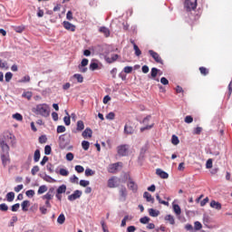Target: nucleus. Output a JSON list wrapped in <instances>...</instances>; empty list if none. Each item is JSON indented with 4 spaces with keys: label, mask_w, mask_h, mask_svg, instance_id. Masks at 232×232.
<instances>
[{
    "label": "nucleus",
    "mask_w": 232,
    "mask_h": 232,
    "mask_svg": "<svg viewBox=\"0 0 232 232\" xmlns=\"http://www.w3.org/2000/svg\"><path fill=\"white\" fill-rule=\"evenodd\" d=\"M34 110V112L42 117H49L50 115V108L46 103L38 104Z\"/></svg>",
    "instance_id": "obj_1"
},
{
    "label": "nucleus",
    "mask_w": 232,
    "mask_h": 232,
    "mask_svg": "<svg viewBox=\"0 0 232 232\" xmlns=\"http://www.w3.org/2000/svg\"><path fill=\"white\" fill-rule=\"evenodd\" d=\"M59 148L64 150L70 144V136L68 134H62L58 139Z\"/></svg>",
    "instance_id": "obj_2"
},
{
    "label": "nucleus",
    "mask_w": 232,
    "mask_h": 232,
    "mask_svg": "<svg viewBox=\"0 0 232 232\" xmlns=\"http://www.w3.org/2000/svg\"><path fill=\"white\" fill-rule=\"evenodd\" d=\"M198 6V0H185L184 1V9L187 12L194 11Z\"/></svg>",
    "instance_id": "obj_3"
},
{
    "label": "nucleus",
    "mask_w": 232,
    "mask_h": 232,
    "mask_svg": "<svg viewBox=\"0 0 232 232\" xmlns=\"http://www.w3.org/2000/svg\"><path fill=\"white\" fill-rule=\"evenodd\" d=\"M149 54L151 56L152 59L155 60V62L157 63H160L161 65L164 64V61L161 58L160 54H159L157 52H155L154 50H149Z\"/></svg>",
    "instance_id": "obj_4"
},
{
    "label": "nucleus",
    "mask_w": 232,
    "mask_h": 232,
    "mask_svg": "<svg viewBox=\"0 0 232 232\" xmlns=\"http://www.w3.org/2000/svg\"><path fill=\"white\" fill-rule=\"evenodd\" d=\"M119 183H121V179H118L117 177H111L108 179V188H116L119 186Z\"/></svg>",
    "instance_id": "obj_5"
},
{
    "label": "nucleus",
    "mask_w": 232,
    "mask_h": 232,
    "mask_svg": "<svg viewBox=\"0 0 232 232\" xmlns=\"http://www.w3.org/2000/svg\"><path fill=\"white\" fill-rule=\"evenodd\" d=\"M119 199L121 202H125L128 197V190L125 186H121L119 189Z\"/></svg>",
    "instance_id": "obj_6"
},
{
    "label": "nucleus",
    "mask_w": 232,
    "mask_h": 232,
    "mask_svg": "<svg viewBox=\"0 0 232 232\" xmlns=\"http://www.w3.org/2000/svg\"><path fill=\"white\" fill-rule=\"evenodd\" d=\"M1 160L4 167L9 165L11 162L9 152H1Z\"/></svg>",
    "instance_id": "obj_7"
},
{
    "label": "nucleus",
    "mask_w": 232,
    "mask_h": 232,
    "mask_svg": "<svg viewBox=\"0 0 232 232\" xmlns=\"http://www.w3.org/2000/svg\"><path fill=\"white\" fill-rule=\"evenodd\" d=\"M53 196L52 195L51 191L47 192V194H45L44 196L42 197L43 200H45L44 205H45V207H47V208H52L50 200L53 199Z\"/></svg>",
    "instance_id": "obj_8"
},
{
    "label": "nucleus",
    "mask_w": 232,
    "mask_h": 232,
    "mask_svg": "<svg viewBox=\"0 0 232 232\" xmlns=\"http://www.w3.org/2000/svg\"><path fill=\"white\" fill-rule=\"evenodd\" d=\"M118 150V155L120 156H127L128 155V150L129 147L127 145H121L117 148Z\"/></svg>",
    "instance_id": "obj_9"
},
{
    "label": "nucleus",
    "mask_w": 232,
    "mask_h": 232,
    "mask_svg": "<svg viewBox=\"0 0 232 232\" xmlns=\"http://www.w3.org/2000/svg\"><path fill=\"white\" fill-rule=\"evenodd\" d=\"M63 25L64 29L69 31V32H75L76 31V25L73 24H71L68 21H64L63 23Z\"/></svg>",
    "instance_id": "obj_10"
},
{
    "label": "nucleus",
    "mask_w": 232,
    "mask_h": 232,
    "mask_svg": "<svg viewBox=\"0 0 232 232\" xmlns=\"http://www.w3.org/2000/svg\"><path fill=\"white\" fill-rule=\"evenodd\" d=\"M82 191L75 190L74 193L68 196V200L69 201H75L76 199L80 198V197H82Z\"/></svg>",
    "instance_id": "obj_11"
},
{
    "label": "nucleus",
    "mask_w": 232,
    "mask_h": 232,
    "mask_svg": "<svg viewBox=\"0 0 232 232\" xmlns=\"http://www.w3.org/2000/svg\"><path fill=\"white\" fill-rule=\"evenodd\" d=\"M120 165H121V162H116V163L110 164L109 167H108V172L111 173V174L116 173Z\"/></svg>",
    "instance_id": "obj_12"
},
{
    "label": "nucleus",
    "mask_w": 232,
    "mask_h": 232,
    "mask_svg": "<svg viewBox=\"0 0 232 232\" xmlns=\"http://www.w3.org/2000/svg\"><path fill=\"white\" fill-rule=\"evenodd\" d=\"M128 188L131 191H137L138 190L137 183H135V181L132 180L130 178L129 179Z\"/></svg>",
    "instance_id": "obj_13"
},
{
    "label": "nucleus",
    "mask_w": 232,
    "mask_h": 232,
    "mask_svg": "<svg viewBox=\"0 0 232 232\" xmlns=\"http://www.w3.org/2000/svg\"><path fill=\"white\" fill-rule=\"evenodd\" d=\"M118 58H119L118 54H111V57L106 56L105 61L107 63L111 64V63H115L118 60Z\"/></svg>",
    "instance_id": "obj_14"
},
{
    "label": "nucleus",
    "mask_w": 232,
    "mask_h": 232,
    "mask_svg": "<svg viewBox=\"0 0 232 232\" xmlns=\"http://www.w3.org/2000/svg\"><path fill=\"white\" fill-rule=\"evenodd\" d=\"M99 32L103 34L106 38H109L111 36V31L108 27L102 26L100 27Z\"/></svg>",
    "instance_id": "obj_15"
},
{
    "label": "nucleus",
    "mask_w": 232,
    "mask_h": 232,
    "mask_svg": "<svg viewBox=\"0 0 232 232\" xmlns=\"http://www.w3.org/2000/svg\"><path fill=\"white\" fill-rule=\"evenodd\" d=\"M0 147L2 149V153H9L10 147L7 145V143L5 141H1Z\"/></svg>",
    "instance_id": "obj_16"
},
{
    "label": "nucleus",
    "mask_w": 232,
    "mask_h": 232,
    "mask_svg": "<svg viewBox=\"0 0 232 232\" xmlns=\"http://www.w3.org/2000/svg\"><path fill=\"white\" fill-rule=\"evenodd\" d=\"M210 207L212 208H215L216 210H221V208H222V205L218 201H216V200H212L210 202Z\"/></svg>",
    "instance_id": "obj_17"
},
{
    "label": "nucleus",
    "mask_w": 232,
    "mask_h": 232,
    "mask_svg": "<svg viewBox=\"0 0 232 232\" xmlns=\"http://www.w3.org/2000/svg\"><path fill=\"white\" fill-rule=\"evenodd\" d=\"M157 175L160 178V179H169V174L168 172H164L162 169H158L156 170Z\"/></svg>",
    "instance_id": "obj_18"
},
{
    "label": "nucleus",
    "mask_w": 232,
    "mask_h": 232,
    "mask_svg": "<svg viewBox=\"0 0 232 232\" xmlns=\"http://www.w3.org/2000/svg\"><path fill=\"white\" fill-rule=\"evenodd\" d=\"M92 130L90 128H87L83 130L82 136L83 139L92 138Z\"/></svg>",
    "instance_id": "obj_19"
},
{
    "label": "nucleus",
    "mask_w": 232,
    "mask_h": 232,
    "mask_svg": "<svg viewBox=\"0 0 232 232\" xmlns=\"http://www.w3.org/2000/svg\"><path fill=\"white\" fill-rule=\"evenodd\" d=\"M143 198L147 200V202H150L151 204H154V198L151 196L149 192H144Z\"/></svg>",
    "instance_id": "obj_20"
},
{
    "label": "nucleus",
    "mask_w": 232,
    "mask_h": 232,
    "mask_svg": "<svg viewBox=\"0 0 232 232\" xmlns=\"http://www.w3.org/2000/svg\"><path fill=\"white\" fill-rule=\"evenodd\" d=\"M5 198L7 202H13L14 199H15V193L9 192L6 194Z\"/></svg>",
    "instance_id": "obj_21"
},
{
    "label": "nucleus",
    "mask_w": 232,
    "mask_h": 232,
    "mask_svg": "<svg viewBox=\"0 0 232 232\" xmlns=\"http://www.w3.org/2000/svg\"><path fill=\"white\" fill-rule=\"evenodd\" d=\"M165 221H169L170 225L174 226L176 224L175 218L171 215H167L164 218Z\"/></svg>",
    "instance_id": "obj_22"
},
{
    "label": "nucleus",
    "mask_w": 232,
    "mask_h": 232,
    "mask_svg": "<svg viewBox=\"0 0 232 232\" xmlns=\"http://www.w3.org/2000/svg\"><path fill=\"white\" fill-rule=\"evenodd\" d=\"M160 214V212L159 210H156V209H154V208H149V215H150V217L156 218V217H158Z\"/></svg>",
    "instance_id": "obj_23"
},
{
    "label": "nucleus",
    "mask_w": 232,
    "mask_h": 232,
    "mask_svg": "<svg viewBox=\"0 0 232 232\" xmlns=\"http://www.w3.org/2000/svg\"><path fill=\"white\" fill-rule=\"evenodd\" d=\"M84 129H85L84 121H77V128H76V130H77L78 131H82V130H83Z\"/></svg>",
    "instance_id": "obj_24"
},
{
    "label": "nucleus",
    "mask_w": 232,
    "mask_h": 232,
    "mask_svg": "<svg viewBox=\"0 0 232 232\" xmlns=\"http://www.w3.org/2000/svg\"><path fill=\"white\" fill-rule=\"evenodd\" d=\"M134 130L132 129L131 126H129L127 124L124 125V132L129 134V135H131L133 133Z\"/></svg>",
    "instance_id": "obj_25"
},
{
    "label": "nucleus",
    "mask_w": 232,
    "mask_h": 232,
    "mask_svg": "<svg viewBox=\"0 0 232 232\" xmlns=\"http://www.w3.org/2000/svg\"><path fill=\"white\" fill-rule=\"evenodd\" d=\"M28 207H30V201H29V200H24V201L22 203L23 211H24V212L28 211Z\"/></svg>",
    "instance_id": "obj_26"
},
{
    "label": "nucleus",
    "mask_w": 232,
    "mask_h": 232,
    "mask_svg": "<svg viewBox=\"0 0 232 232\" xmlns=\"http://www.w3.org/2000/svg\"><path fill=\"white\" fill-rule=\"evenodd\" d=\"M48 191V188L46 185H42L39 187L37 193L39 195L44 194V192Z\"/></svg>",
    "instance_id": "obj_27"
},
{
    "label": "nucleus",
    "mask_w": 232,
    "mask_h": 232,
    "mask_svg": "<svg viewBox=\"0 0 232 232\" xmlns=\"http://www.w3.org/2000/svg\"><path fill=\"white\" fill-rule=\"evenodd\" d=\"M66 191V186L65 185H61L58 187L57 190H56V193L57 194H63V193H65Z\"/></svg>",
    "instance_id": "obj_28"
},
{
    "label": "nucleus",
    "mask_w": 232,
    "mask_h": 232,
    "mask_svg": "<svg viewBox=\"0 0 232 232\" xmlns=\"http://www.w3.org/2000/svg\"><path fill=\"white\" fill-rule=\"evenodd\" d=\"M65 222V217L63 214H60L57 218V223L59 225H63V223Z\"/></svg>",
    "instance_id": "obj_29"
},
{
    "label": "nucleus",
    "mask_w": 232,
    "mask_h": 232,
    "mask_svg": "<svg viewBox=\"0 0 232 232\" xmlns=\"http://www.w3.org/2000/svg\"><path fill=\"white\" fill-rule=\"evenodd\" d=\"M158 72H159V70L157 68H155V67L151 68V70H150V77L152 79H155L157 77V75H158Z\"/></svg>",
    "instance_id": "obj_30"
},
{
    "label": "nucleus",
    "mask_w": 232,
    "mask_h": 232,
    "mask_svg": "<svg viewBox=\"0 0 232 232\" xmlns=\"http://www.w3.org/2000/svg\"><path fill=\"white\" fill-rule=\"evenodd\" d=\"M66 114H67V116H65V117L63 118V121H64V124H65L66 126H70V125H71V117H70L68 111H66Z\"/></svg>",
    "instance_id": "obj_31"
},
{
    "label": "nucleus",
    "mask_w": 232,
    "mask_h": 232,
    "mask_svg": "<svg viewBox=\"0 0 232 232\" xmlns=\"http://www.w3.org/2000/svg\"><path fill=\"white\" fill-rule=\"evenodd\" d=\"M72 77L74 79H76L77 82H80V83L83 82V81H84V78H83L82 74H74V75H72Z\"/></svg>",
    "instance_id": "obj_32"
},
{
    "label": "nucleus",
    "mask_w": 232,
    "mask_h": 232,
    "mask_svg": "<svg viewBox=\"0 0 232 232\" xmlns=\"http://www.w3.org/2000/svg\"><path fill=\"white\" fill-rule=\"evenodd\" d=\"M173 211L176 215H181V208L179 205H173Z\"/></svg>",
    "instance_id": "obj_33"
},
{
    "label": "nucleus",
    "mask_w": 232,
    "mask_h": 232,
    "mask_svg": "<svg viewBox=\"0 0 232 232\" xmlns=\"http://www.w3.org/2000/svg\"><path fill=\"white\" fill-rule=\"evenodd\" d=\"M23 98L27 99L28 101H31L32 97H33V92H26L23 93Z\"/></svg>",
    "instance_id": "obj_34"
},
{
    "label": "nucleus",
    "mask_w": 232,
    "mask_h": 232,
    "mask_svg": "<svg viewBox=\"0 0 232 232\" xmlns=\"http://www.w3.org/2000/svg\"><path fill=\"white\" fill-rule=\"evenodd\" d=\"M82 147L83 150L87 151L89 150V148H90V142L87 141V140H83L82 142Z\"/></svg>",
    "instance_id": "obj_35"
},
{
    "label": "nucleus",
    "mask_w": 232,
    "mask_h": 232,
    "mask_svg": "<svg viewBox=\"0 0 232 232\" xmlns=\"http://www.w3.org/2000/svg\"><path fill=\"white\" fill-rule=\"evenodd\" d=\"M199 72L203 76H207L209 73L208 70L206 67H199Z\"/></svg>",
    "instance_id": "obj_36"
},
{
    "label": "nucleus",
    "mask_w": 232,
    "mask_h": 232,
    "mask_svg": "<svg viewBox=\"0 0 232 232\" xmlns=\"http://www.w3.org/2000/svg\"><path fill=\"white\" fill-rule=\"evenodd\" d=\"M48 208L45 206H40L39 210L42 215H46L48 212Z\"/></svg>",
    "instance_id": "obj_37"
},
{
    "label": "nucleus",
    "mask_w": 232,
    "mask_h": 232,
    "mask_svg": "<svg viewBox=\"0 0 232 232\" xmlns=\"http://www.w3.org/2000/svg\"><path fill=\"white\" fill-rule=\"evenodd\" d=\"M171 142L173 145H178L179 143V137L175 134L172 135Z\"/></svg>",
    "instance_id": "obj_38"
},
{
    "label": "nucleus",
    "mask_w": 232,
    "mask_h": 232,
    "mask_svg": "<svg viewBox=\"0 0 232 232\" xmlns=\"http://www.w3.org/2000/svg\"><path fill=\"white\" fill-rule=\"evenodd\" d=\"M84 175H85V177H92V176L95 175V171H92V169H87L84 171Z\"/></svg>",
    "instance_id": "obj_39"
},
{
    "label": "nucleus",
    "mask_w": 232,
    "mask_h": 232,
    "mask_svg": "<svg viewBox=\"0 0 232 232\" xmlns=\"http://www.w3.org/2000/svg\"><path fill=\"white\" fill-rule=\"evenodd\" d=\"M59 174H60V176H63V177H68L70 172L64 169H61L59 170Z\"/></svg>",
    "instance_id": "obj_40"
},
{
    "label": "nucleus",
    "mask_w": 232,
    "mask_h": 232,
    "mask_svg": "<svg viewBox=\"0 0 232 232\" xmlns=\"http://www.w3.org/2000/svg\"><path fill=\"white\" fill-rule=\"evenodd\" d=\"M12 78H13L12 72H5V81L6 82H9L12 80Z\"/></svg>",
    "instance_id": "obj_41"
},
{
    "label": "nucleus",
    "mask_w": 232,
    "mask_h": 232,
    "mask_svg": "<svg viewBox=\"0 0 232 232\" xmlns=\"http://www.w3.org/2000/svg\"><path fill=\"white\" fill-rule=\"evenodd\" d=\"M156 199L160 202V204H163L164 206H169V202L162 200L160 196L157 195Z\"/></svg>",
    "instance_id": "obj_42"
},
{
    "label": "nucleus",
    "mask_w": 232,
    "mask_h": 232,
    "mask_svg": "<svg viewBox=\"0 0 232 232\" xmlns=\"http://www.w3.org/2000/svg\"><path fill=\"white\" fill-rule=\"evenodd\" d=\"M13 118L15 119V120L18 121H23V116H22V114H21V113H18V112L13 114Z\"/></svg>",
    "instance_id": "obj_43"
},
{
    "label": "nucleus",
    "mask_w": 232,
    "mask_h": 232,
    "mask_svg": "<svg viewBox=\"0 0 232 232\" xmlns=\"http://www.w3.org/2000/svg\"><path fill=\"white\" fill-rule=\"evenodd\" d=\"M150 221V218H148V217H144V218H141L140 219V222L141 224H143V225L149 224Z\"/></svg>",
    "instance_id": "obj_44"
},
{
    "label": "nucleus",
    "mask_w": 232,
    "mask_h": 232,
    "mask_svg": "<svg viewBox=\"0 0 232 232\" xmlns=\"http://www.w3.org/2000/svg\"><path fill=\"white\" fill-rule=\"evenodd\" d=\"M66 130L63 125H58L56 129L57 133H63Z\"/></svg>",
    "instance_id": "obj_45"
},
{
    "label": "nucleus",
    "mask_w": 232,
    "mask_h": 232,
    "mask_svg": "<svg viewBox=\"0 0 232 232\" xmlns=\"http://www.w3.org/2000/svg\"><path fill=\"white\" fill-rule=\"evenodd\" d=\"M133 49H134L136 56H140L141 55V51H140V49L139 48V46L137 44H134Z\"/></svg>",
    "instance_id": "obj_46"
},
{
    "label": "nucleus",
    "mask_w": 232,
    "mask_h": 232,
    "mask_svg": "<svg viewBox=\"0 0 232 232\" xmlns=\"http://www.w3.org/2000/svg\"><path fill=\"white\" fill-rule=\"evenodd\" d=\"M90 69L92 71H96L99 69V64L97 63H91Z\"/></svg>",
    "instance_id": "obj_47"
},
{
    "label": "nucleus",
    "mask_w": 232,
    "mask_h": 232,
    "mask_svg": "<svg viewBox=\"0 0 232 232\" xmlns=\"http://www.w3.org/2000/svg\"><path fill=\"white\" fill-rule=\"evenodd\" d=\"M106 119L112 121L115 119V113L113 111H110L107 115H106Z\"/></svg>",
    "instance_id": "obj_48"
},
{
    "label": "nucleus",
    "mask_w": 232,
    "mask_h": 232,
    "mask_svg": "<svg viewBox=\"0 0 232 232\" xmlns=\"http://www.w3.org/2000/svg\"><path fill=\"white\" fill-rule=\"evenodd\" d=\"M0 211L2 212L8 211V206L5 203L0 204Z\"/></svg>",
    "instance_id": "obj_49"
},
{
    "label": "nucleus",
    "mask_w": 232,
    "mask_h": 232,
    "mask_svg": "<svg viewBox=\"0 0 232 232\" xmlns=\"http://www.w3.org/2000/svg\"><path fill=\"white\" fill-rule=\"evenodd\" d=\"M90 185V182L88 180H80V186L82 188H87Z\"/></svg>",
    "instance_id": "obj_50"
},
{
    "label": "nucleus",
    "mask_w": 232,
    "mask_h": 232,
    "mask_svg": "<svg viewBox=\"0 0 232 232\" xmlns=\"http://www.w3.org/2000/svg\"><path fill=\"white\" fill-rule=\"evenodd\" d=\"M184 121H185L187 124H190V123L193 122V117L190 116V115H188V116L185 117Z\"/></svg>",
    "instance_id": "obj_51"
},
{
    "label": "nucleus",
    "mask_w": 232,
    "mask_h": 232,
    "mask_svg": "<svg viewBox=\"0 0 232 232\" xmlns=\"http://www.w3.org/2000/svg\"><path fill=\"white\" fill-rule=\"evenodd\" d=\"M100 224H102V227L103 232H110L109 228H108V226L105 224V222L103 220H102L100 222Z\"/></svg>",
    "instance_id": "obj_52"
},
{
    "label": "nucleus",
    "mask_w": 232,
    "mask_h": 232,
    "mask_svg": "<svg viewBox=\"0 0 232 232\" xmlns=\"http://www.w3.org/2000/svg\"><path fill=\"white\" fill-rule=\"evenodd\" d=\"M51 153H52V148L49 145L45 146L44 147V155H51Z\"/></svg>",
    "instance_id": "obj_53"
},
{
    "label": "nucleus",
    "mask_w": 232,
    "mask_h": 232,
    "mask_svg": "<svg viewBox=\"0 0 232 232\" xmlns=\"http://www.w3.org/2000/svg\"><path fill=\"white\" fill-rule=\"evenodd\" d=\"M24 31V25H19L14 27V32L16 33H23Z\"/></svg>",
    "instance_id": "obj_54"
},
{
    "label": "nucleus",
    "mask_w": 232,
    "mask_h": 232,
    "mask_svg": "<svg viewBox=\"0 0 232 232\" xmlns=\"http://www.w3.org/2000/svg\"><path fill=\"white\" fill-rule=\"evenodd\" d=\"M75 170L78 172V173H83L84 172V168L81 165H76L75 166Z\"/></svg>",
    "instance_id": "obj_55"
},
{
    "label": "nucleus",
    "mask_w": 232,
    "mask_h": 232,
    "mask_svg": "<svg viewBox=\"0 0 232 232\" xmlns=\"http://www.w3.org/2000/svg\"><path fill=\"white\" fill-rule=\"evenodd\" d=\"M39 142L41 144L46 143L47 142V137L45 135H42L39 137Z\"/></svg>",
    "instance_id": "obj_56"
},
{
    "label": "nucleus",
    "mask_w": 232,
    "mask_h": 232,
    "mask_svg": "<svg viewBox=\"0 0 232 232\" xmlns=\"http://www.w3.org/2000/svg\"><path fill=\"white\" fill-rule=\"evenodd\" d=\"M37 172H39V167L38 166L33 167L32 169H31V174L33 176H35Z\"/></svg>",
    "instance_id": "obj_57"
},
{
    "label": "nucleus",
    "mask_w": 232,
    "mask_h": 232,
    "mask_svg": "<svg viewBox=\"0 0 232 232\" xmlns=\"http://www.w3.org/2000/svg\"><path fill=\"white\" fill-rule=\"evenodd\" d=\"M39 160H40V150H36L35 152H34V161L38 162Z\"/></svg>",
    "instance_id": "obj_58"
},
{
    "label": "nucleus",
    "mask_w": 232,
    "mask_h": 232,
    "mask_svg": "<svg viewBox=\"0 0 232 232\" xmlns=\"http://www.w3.org/2000/svg\"><path fill=\"white\" fill-rule=\"evenodd\" d=\"M25 194L28 198H33L35 195V192L33 189H29L25 192Z\"/></svg>",
    "instance_id": "obj_59"
},
{
    "label": "nucleus",
    "mask_w": 232,
    "mask_h": 232,
    "mask_svg": "<svg viewBox=\"0 0 232 232\" xmlns=\"http://www.w3.org/2000/svg\"><path fill=\"white\" fill-rule=\"evenodd\" d=\"M73 159H74V155L72 154V152H68V153L66 154V160H67L68 161H72V160H73Z\"/></svg>",
    "instance_id": "obj_60"
},
{
    "label": "nucleus",
    "mask_w": 232,
    "mask_h": 232,
    "mask_svg": "<svg viewBox=\"0 0 232 232\" xmlns=\"http://www.w3.org/2000/svg\"><path fill=\"white\" fill-rule=\"evenodd\" d=\"M203 227L202 224L200 221H196L195 222V229L196 230H200Z\"/></svg>",
    "instance_id": "obj_61"
},
{
    "label": "nucleus",
    "mask_w": 232,
    "mask_h": 232,
    "mask_svg": "<svg viewBox=\"0 0 232 232\" xmlns=\"http://www.w3.org/2000/svg\"><path fill=\"white\" fill-rule=\"evenodd\" d=\"M31 81L30 75H25L22 80H20V82H28Z\"/></svg>",
    "instance_id": "obj_62"
},
{
    "label": "nucleus",
    "mask_w": 232,
    "mask_h": 232,
    "mask_svg": "<svg viewBox=\"0 0 232 232\" xmlns=\"http://www.w3.org/2000/svg\"><path fill=\"white\" fill-rule=\"evenodd\" d=\"M123 72H124L125 73H130V72H132V67H131V66H125V67L123 68Z\"/></svg>",
    "instance_id": "obj_63"
},
{
    "label": "nucleus",
    "mask_w": 232,
    "mask_h": 232,
    "mask_svg": "<svg viewBox=\"0 0 232 232\" xmlns=\"http://www.w3.org/2000/svg\"><path fill=\"white\" fill-rule=\"evenodd\" d=\"M0 68H2V69H8L7 63L0 61Z\"/></svg>",
    "instance_id": "obj_64"
}]
</instances>
